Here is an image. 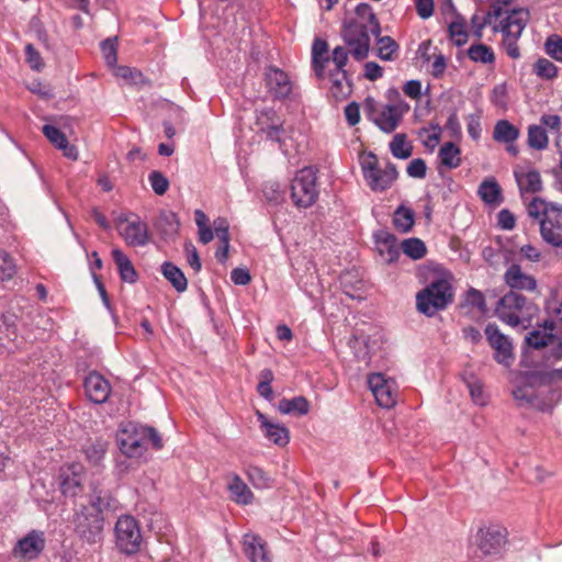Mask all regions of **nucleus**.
<instances>
[{"mask_svg":"<svg viewBox=\"0 0 562 562\" xmlns=\"http://www.w3.org/2000/svg\"><path fill=\"white\" fill-rule=\"evenodd\" d=\"M101 52L103 55V58L105 60V64L110 67H113L117 61V43L116 37L114 38H106L101 42Z\"/></svg>","mask_w":562,"mask_h":562,"instance_id":"nucleus-51","label":"nucleus"},{"mask_svg":"<svg viewBox=\"0 0 562 562\" xmlns=\"http://www.w3.org/2000/svg\"><path fill=\"white\" fill-rule=\"evenodd\" d=\"M485 335L490 346L495 351V361L509 368L514 361L513 344L509 337L502 334L496 324H487Z\"/></svg>","mask_w":562,"mask_h":562,"instance_id":"nucleus-15","label":"nucleus"},{"mask_svg":"<svg viewBox=\"0 0 562 562\" xmlns=\"http://www.w3.org/2000/svg\"><path fill=\"white\" fill-rule=\"evenodd\" d=\"M376 38L378 57L382 60H394L398 52V44L391 36H381Z\"/></svg>","mask_w":562,"mask_h":562,"instance_id":"nucleus-41","label":"nucleus"},{"mask_svg":"<svg viewBox=\"0 0 562 562\" xmlns=\"http://www.w3.org/2000/svg\"><path fill=\"white\" fill-rule=\"evenodd\" d=\"M184 251L187 254V260L189 266L195 271L199 272L202 268L200 257L196 248L191 243H187L184 245Z\"/></svg>","mask_w":562,"mask_h":562,"instance_id":"nucleus-63","label":"nucleus"},{"mask_svg":"<svg viewBox=\"0 0 562 562\" xmlns=\"http://www.w3.org/2000/svg\"><path fill=\"white\" fill-rule=\"evenodd\" d=\"M512 394L519 406L540 412L551 411L561 396L559 390L547 389L536 371L525 373Z\"/></svg>","mask_w":562,"mask_h":562,"instance_id":"nucleus-4","label":"nucleus"},{"mask_svg":"<svg viewBox=\"0 0 562 562\" xmlns=\"http://www.w3.org/2000/svg\"><path fill=\"white\" fill-rule=\"evenodd\" d=\"M467 385L473 402L479 405H485L486 401L482 383L476 379H472L470 381H467Z\"/></svg>","mask_w":562,"mask_h":562,"instance_id":"nucleus-59","label":"nucleus"},{"mask_svg":"<svg viewBox=\"0 0 562 562\" xmlns=\"http://www.w3.org/2000/svg\"><path fill=\"white\" fill-rule=\"evenodd\" d=\"M114 542L116 549L125 554H136L142 547L143 536L138 521L130 515L120 516L114 527Z\"/></svg>","mask_w":562,"mask_h":562,"instance_id":"nucleus-10","label":"nucleus"},{"mask_svg":"<svg viewBox=\"0 0 562 562\" xmlns=\"http://www.w3.org/2000/svg\"><path fill=\"white\" fill-rule=\"evenodd\" d=\"M265 83L273 100H284L293 89V83L282 69L268 66L265 70Z\"/></svg>","mask_w":562,"mask_h":562,"instance_id":"nucleus-17","label":"nucleus"},{"mask_svg":"<svg viewBox=\"0 0 562 562\" xmlns=\"http://www.w3.org/2000/svg\"><path fill=\"white\" fill-rule=\"evenodd\" d=\"M291 200L299 209L311 207L318 199L317 170L304 167L296 171L290 184Z\"/></svg>","mask_w":562,"mask_h":562,"instance_id":"nucleus-9","label":"nucleus"},{"mask_svg":"<svg viewBox=\"0 0 562 562\" xmlns=\"http://www.w3.org/2000/svg\"><path fill=\"white\" fill-rule=\"evenodd\" d=\"M257 133L263 135L268 140L282 145L284 135L283 121L272 108L256 110Z\"/></svg>","mask_w":562,"mask_h":562,"instance_id":"nucleus-14","label":"nucleus"},{"mask_svg":"<svg viewBox=\"0 0 562 562\" xmlns=\"http://www.w3.org/2000/svg\"><path fill=\"white\" fill-rule=\"evenodd\" d=\"M247 476L256 488H268L271 486V480L267 473L259 467L250 465L247 469Z\"/></svg>","mask_w":562,"mask_h":562,"instance_id":"nucleus-49","label":"nucleus"},{"mask_svg":"<svg viewBox=\"0 0 562 562\" xmlns=\"http://www.w3.org/2000/svg\"><path fill=\"white\" fill-rule=\"evenodd\" d=\"M468 56L471 60L482 64H492L495 60L492 48L485 44H473L468 49Z\"/></svg>","mask_w":562,"mask_h":562,"instance_id":"nucleus-44","label":"nucleus"},{"mask_svg":"<svg viewBox=\"0 0 562 562\" xmlns=\"http://www.w3.org/2000/svg\"><path fill=\"white\" fill-rule=\"evenodd\" d=\"M278 409L285 415L304 416L310 412V403L304 396L292 398H282L279 402Z\"/></svg>","mask_w":562,"mask_h":562,"instance_id":"nucleus-34","label":"nucleus"},{"mask_svg":"<svg viewBox=\"0 0 562 562\" xmlns=\"http://www.w3.org/2000/svg\"><path fill=\"white\" fill-rule=\"evenodd\" d=\"M42 132L45 137L58 149L63 150L65 157L77 160L78 159V150L75 145H71L66 135L56 126L45 124L42 127Z\"/></svg>","mask_w":562,"mask_h":562,"instance_id":"nucleus-26","label":"nucleus"},{"mask_svg":"<svg viewBox=\"0 0 562 562\" xmlns=\"http://www.w3.org/2000/svg\"><path fill=\"white\" fill-rule=\"evenodd\" d=\"M415 214L409 207L398 206L393 215V225L401 233H408L414 225Z\"/></svg>","mask_w":562,"mask_h":562,"instance_id":"nucleus-40","label":"nucleus"},{"mask_svg":"<svg viewBox=\"0 0 562 562\" xmlns=\"http://www.w3.org/2000/svg\"><path fill=\"white\" fill-rule=\"evenodd\" d=\"M493 20H499V23L493 26V31L503 34V46L506 54L513 59H518L520 57L518 40L530 20L529 9L512 8V0H494L477 27L476 36L479 38L482 36V30L487 24H492Z\"/></svg>","mask_w":562,"mask_h":562,"instance_id":"nucleus-1","label":"nucleus"},{"mask_svg":"<svg viewBox=\"0 0 562 562\" xmlns=\"http://www.w3.org/2000/svg\"><path fill=\"white\" fill-rule=\"evenodd\" d=\"M328 44L325 40L316 37L312 46V66L318 79L325 78V68L330 61Z\"/></svg>","mask_w":562,"mask_h":562,"instance_id":"nucleus-28","label":"nucleus"},{"mask_svg":"<svg viewBox=\"0 0 562 562\" xmlns=\"http://www.w3.org/2000/svg\"><path fill=\"white\" fill-rule=\"evenodd\" d=\"M348 47L337 46L334 48L330 57V61L335 64V70L346 71L345 66L348 61L349 50Z\"/></svg>","mask_w":562,"mask_h":562,"instance_id":"nucleus-55","label":"nucleus"},{"mask_svg":"<svg viewBox=\"0 0 562 562\" xmlns=\"http://www.w3.org/2000/svg\"><path fill=\"white\" fill-rule=\"evenodd\" d=\"M395 95V101L376 109L375 102L371 98L366 99V112L371 120L383 133L390 134L394 132L403 120L404 114L409 111V105L405 102L397 90L389 91Z\"/></svg>","mask_w":562,"mask_h":562,"instance_id":"nucleus-7","label":"nucleus"},{"mask_svg":"<svg viewBox=\"0 0 562 562\" xmlns=\"http://www.w3.org/2000/svg\"><path fill=\"white\" fill-rule=\"evenodd\" d=\"M519 137V130L507 120L498 121L493 131V138L498 143L512 144Z\"/></svg>","mask_w":562,"mask_h":562,"instance_id":"nucleus-37","label":"nucleus"},{"mask_svg":"<svg viewBox=\"0 0 562 562\" xmlns=\"http://www.w3.org/2000/svg\"><path fill=\"white\" fill-rule=\"evenodd\" d=\"M506 284L512 289L510 291H536L537 280L525 272H522L519 265H512L504 274Z\"/></svg>","mask_w":562,"mask_h":562,"instance_id":"nucleus-25","label":"nucleus"},{"mask_svg":"<svg viewBox=\"0 0 562 562\" xmlns=\"http://www.w3.org/2000/svg\"><path fill=\"white\" fill-rule=\"evenodd\" d=\"M538 306L516 291H509L501 297L495 307L496 316L510 326L530 322L537 315Z\"/></svg>","mask_w":562,"mask_h":562,"instance_id":"nucleus-8","label":"nucleus"},{"mask_svg":"<svg viewBox=\"0 0 562 562\" xmlns=\"http://www.w3.org/2000/svg\"><path fill=\"white\" fill-rule=\"evenodd\" d=\"M454 299V291L450 281L445 277H436L417 292L416 308L419 313L431 317L437 312L446 310Z\"/></svg>","mask_w":562,"mask_h":562,"instance_id":"nucleus-6","label":"nucleus"},{"mask_svg":"<svg viewBox=\"0 0 562 562\" xmlns=\"http://www.w3.org/2000/svg\"><path fill=\"white\" fill-rule=\"evenodd\" d=\"M552 204L553 203H549L541 198L535 196L527 203V213L530 217L540 222V220L544 217L547 211H549V206Z\"/></svg>","mask_w":562,"mask_h":562,"instance_id":"nucleus-50","label":"nucleus"},{"mask_svg":"<svg viewBox=\"0 0 562 562\" xmlns=\"http://www.w3.org/2000/svg\"><path fill=\"white\" fill-rule=\"evenodd\" d=\"M164 277L178 292H184L188 288V280L182 270L172 262H164L161 266Z\"/></svg>","mask_w":562,"mask_h":562,"instance_id":"nucleus-35","label":"nucleus"},{"mask_svg":"<svg viewBox=\"0 0 562 562\" xmlns=\"http://www.w3.org/2000/svg\"><path fill=\"white\" fill-rule=\"evenodd\" d=\"M113 501L110 493L94 488L90 495L89 503L81 505L75 513V531L77 536L89 544L99 543L103 537L104 509L111 507Z\"/></svg>","mask_w":562,"mask_h":562,"instance_id":"nucleus-3","label":"nucleus"},{"mask_svg":"<svg viewBox=\"0 0 562 562\" xmlns=\"http://www.w3.org/2000/svg\"><path fill=\"white\" fill-rule=\"evenodd\" d=\"M546 50L549 56L558 61H562V38L558 35L548 37Z\"/></svg>","mask_w":562,"mask_h":562,"instance_id":"nucleus-56","label":"nucleus"},{"mask_svg":"<svg viewBox=\"0 0 562 562\" xmlns=\"http://www.w3.org/2000/svg\"><path fill=\"white\" fill-rule=\"evenodd\" d=\"M381 32V24L372 7L362 2L355 8L353 16L344 19L340 35L351 56L361 61L369 56L371 35L379 37Z\"/></svg>","mask_w":562,"mask_h":562,"instance_id":"nucleus-2","label":"nucleus"},{"mask_svg":"<svg viewBox=\"0 0 562 562\" xmlns=\"http://www.w3.org/2000/svg\"><path fill=\"white\" fill-rule=\"evenodd\" d=\"M449 36L456 46H462L468 42V33L463 19L458 15L457 20L451 22L448 27Z\"/></svg>","mask_w":562,"mask_h":562,"instance_id":"nucleus-47","label":"nucleus"},{"mask_svg":"<svg viewBox=\"0 0 562 562\" xmlns=\"http://www.w3.org/2000/svg\"><path fill=\"white\" fill-rule=\"evenodd\" d=\"M243 552L250 562H271L267 542L256 533H245Z\"/></svg>","mask_w":562,"mask_h":562,"instance_id":"nucleus-22","label":"nucleus"},{"mask_svg":"<svg viewBox=\"0 0 562 562\" xmlns=\"http://www.w3.org/2000/svg\"><path fill=\"white\" fill-rule=\"evenodd\" d=\"M445 130L452 138H460L462 135L461 124L456 111H452L445 124Z\"/></svg>","mask_w":562,"mask_h":562,"instance_id":"nucleus-61","label":"nucleus"},{"mask_svg":"<svg viewBox=\"0 0 562 562\" xmlns=\"http://www.w3.org/2000/svg\"><path fill=\"white\" fill-rule=\"evenodd\" d=\"M406 134H395L390 143V151L395 158L407 159L412 156L413 146L407 143Z\"/></svg>","mask_w":562,"mask_h":562,"instance_id":"nucleus-42","label":"nucleus"},{"mask_svg":"<svg viewBox=\"0 0 562 562\" xmlns=\"http://www.w3.org/2000/svg\"><path fill=\"white\" fill-rule=\"evenodd\" d=\"M553 337L554 336L552 334V330L546 328V326L543 325V330L535 329L530 331L526 336L525 342L529 347H532L533 349H541L543 347H547L549 342L552 341Z\"/></svg>","mask_w":562,"mask_h":562,"instance_id":"nucleus-43","label":"nucleus"},{"mask_svg":"<svg viewBox=\"0 0 562 562\" xmlns=\"http://www.w3.org/2000/svg\"><path fill=\"white\" fill-rule=\"evenodd\" d=\"M541 238L552 247L562 250V205L553 203L540 220Z\"/></svg>","mask_w":562,"mask_h":562,"instance_id":"nucleus-12","label":"nucleus"},{"mask_svg":"<svg viewBox=\"0 0 562 562\" xmlns=\"http://www.w3.org/2000/svg\"><path fill=\"white\" fill-rule=\"evenodd\" d=\"M16 272L13 258L4 250H0V280H10Z\"/></svg>","mask_w":562,"mask_h":562,"instance_id":"nucleus-52","label":"nucleus"},{"mask_svg":"<svg viewBox=\"0 0 562 562\" xmlns=\"http://www.w3.org/2000/svg\"><path fill=\"white\" fill-rule=\"evenodd\" d=\"M527 144L530 148L536 150H543L549 145V137L546 128L542 125H529L527 134Z\"/></svg>","mask_w":562,"mask_h":562,"instance_id":"nucleus-39","label":"nucleus"},{"mask_svg":"<svg viewBox=\"0 0 562 562\" xmlns=\"http://www.w3.org/2000/svg\"><path fill=\"white\" fill-rule=\"evenodd\" d=\"M45 548V539L42 531L32 530L24 538L20 539L14 549L15 553L23 557L35 558Z\"/></svg>","mask_w":562,"mask_h":562,"instance_id":"nucleus-27","label":"nucleus"},{"mask_svg":"<svg viewBox=\"0 0 562 562\" xmlns=\"http://www.w3.org/2000/svg\"><path fill=\"white\" fill-rule=\"evenodd\" d=\"M507 542V530L497 525L480 528L477 547L484 555H496L502 552Z\"/></svg>","mask_w":562,"mask_h":562,"instance_id":"nucleus-16","label":"nucleus"},{"mask_svg":"<svg viewBox=\"0 0 562 562\" xmlns=\"http://www.w3.org/2000/svg\"><path fill=\"white\" fill-rule=\"evenodd\" d=\"M148 442L156 450L164 446L160 435L154 427L132 422L127 423L117 436L119 448L128 458L142 457L147 450Z\"/></svg>","mask_w":562,"mask_h":562,"instance_id":"nucleus-5","label":"nucleus"},{"mask_svg":"<svg viewBox=\"0 0 562 562\" xmlns=\"http://www.w3.org/2000/svg\"><path fill=\"white\" fill-rule=\"evenodd\" d=\"M497 224L502 229L510 231L516 225V218L509 210L504 209L497 214Z\"/></svg>","mask_w":562,"mask_h":562,"instance_id":"nucleus-64","label":"nucleus"},{"mask_svg":"<svg viewBox=\"0 0 562 562\" xmlns=\"http://www.w3.org/2000/svg\"><path fill=\"white\" fill-rule=\"evenodd\" d=\"M533 72L546 80H551L558 75V67L547 58H539L533 65Z\"/></svg>","mask_w":562,"mask_h":562,"instance_id":"nucleus-48","label":"nucleus"},{"mask_svg":"<svg viewBox=\"0 0 562 562\" xmlns=\"http://www.w3.org/2000/svg\"><path fill=\"white\" fill-rule=\"evenodd\" d=\"M477 194L488 205H498L503 202L502 189L494 178L483 180Z\"/></svg>","mask_w":562,"mask_h":562,"instance_id":"nucleus-33","label":"nucleus"},{"mask_svg":"<svg viewBox=\"0 0 562 562\" xmlns=\"http://www.w3.org/2000/svg\"><path fill=\"white\" fill-rule=\"evenodd\" d=\"M557 316H558V321L546 319L544 321V326H546V328H548L550 330L557 329L559 331V334L561 335L559 350H558V353H557L555 357L558 359H562V304L557 310Z\"/></svg>","mask_w":562,"mask_h":562,"instance_id":"nucleus-60","label":"nucleus"},{"mask_svg":"<svg viewBox=\"0 0 562 562\" xmlns=\"http://www.w3.org/2000/svg\"><path fill=\"white\" fill-rule=\"evenodd\" d=\"M112 258L117 267L121 280L127 283H135L138 274L130 258L119 248L112 249Z\"/></svg>","mask_w":562,"mask_h":562,"instance_id":"nucleus-31","label":"nucleus"},{"mask_svg":"<svg viewBox=\"0 0 562 562\" xmlns=\"http://www.w3.org/2000/svg\"><path fill=\"white\" fill-rule=\"evenodd\" d=\"M256 416L267 439L280 447H284L289 443L290 434L285 426L271 423L260 411L256 412Z\"/></svg>","mask_w":562,"mask_h":562,"instance_id":"nucleus-24","label":"nucleus"},{"mask_svg":"<svg viewBox=\"0 0 562 562\" xmlns=\"http://www.w3.org/2000/svg\"><path fill=\"white\" fill-rule=\"evenodd\" d=\"M330 92L335 99L346 98L350 92L347 71L331 70L328 74Z\"/></svg>","mask_w":562,"mask_h":562,"instance_id":"nucleus-36","label":"nucleus"},{"mask_svg":"<svg viewBox=\"0 0 562 562\" xmlns=\"http://www.w3.org/2000/svg\"><path fill=\"white\" fill-rule=\"evenodd\" d=\"M514 177L522 199H526L528 193L536 194L542 191V179L538 170L517 167L514 170Z\"/></svg>","mask_w":562,"mask_h":562,"instance_id":"nucleus-21","label":"nucleus"},{"mask_svg":"<svg viewBox=\"0 0 562 562\" xmlns=\"http://www.w3.org/2000/svg\"><path fill=\"white\" fill-rule=\"evenodd\" d=\"M148 181L157 195H164L169 189V180L158 170H154L149 173Z\"/></svg>","mask_w":562,"mask_h":562,"instance_id":"nucleus-53","label":"nucleus"},{"mask_svg":"<svg viewBox=\"0 0 562 562\" xmlns=\"http://www.w3.org/2000/svg\"><path fill=\"white\" fill-rule=\"evenodd\" d=\"M231 498L239 505H248L254 499V493L247 484L240 479L239 475L233 474L227 486Z\"/></svg>","mask_w":562,"mask_h":562,"instance_id":"nucleus-32","label":"nucleus"},{"mask_svg":"<svg viewBox=\"0 0 562 562\" xmlns=\"http://www.w3.org/2000/svg\"><path fill=\"white\" fill-rule=\"evenodd\" d=\"M109 448V442L102 438H90L82 446L87 461L92 465H100Z\"/></svg>","mask_w":562,"mask_h":562,"instance_id":"nucleus-30","label":"nucleus"},{"mask_svg":"<svg viewBox=\"0 0 562 562\" xmlns=\"http://www.w3.org/2000/svg\"><path fill=\"white\" fill-rule=\"evenodd\" d=\"M119 234L131 247H143L149 241L147 224L135 214L119 218Z\"/></svg>","mask_w":562,"mask_h":562,"instance_id":"nucleus-13","label":"nucleus"},{"mask_svg":"<svg viewBox=\"0 0 562 562\" xmlns=\"http://www.w3.org/2000/svg\"><path fill=\"white\" fill-rule=\"evenodd\" d=\"M154 226L165 240L175 238L179 233L180 222L176 213L161 212Z\"/></svg>","mask_w":562,"mask_h":562,"instance_id":"nucleus-29","label":"nucleus"},{"mask_svg":"<svg viewBox=\"0 0 562 562\" xmlns=\"http://www.w3.org/2000/svg\"><path fill=\"white\" fill-rule=\"evenodd\" d=\"M368 384L379 406L391 408L396 404L394 381L385 379L381 373H373L368 376Z\"/></svg>","mask_w":562,"mask_h":562,"instance_id":"nucleus-18","label":"nucleus"},{"mask_svg":"<svg viewBox=\"0 0 562 562\" xmlns=\"http://www.w3.org/2000/svg\"><path fill=\"white\" fill-rule=\"evenodd\" d=\"M214 235L220 241L229 240V224L226 218L217 217L213 222Z\"/></svg>","mask_w":562,"mask_h":562,"instance_id":"nucleus-62","label":"nucleus"},{"mask_svg":"<svg viewBox=\"0 0 562 562\" xmlns=\"http://www.w3.org/2000/svg\"><path fill=\"white\" fill-rule=\"evenodd\" d=\"M83 387L88 400L94 404L105 403L111 394L110 382L95 371L86 376Z\"/></svg>","mask_w":562,"mask_h":562,"instance_id":"nucleus-20","label":"nucleus"},{"mask_svg":"<svg viewBox=\"0 0 562 562\" xmlns=\"http://www.w3.org/2000/svg\"><path fill=\"white\" fill-rule=\"evenodd\" d=\"M85 470L80 463H71L60 469L59 485L63 495L66 497H76L82 490Z\"/></svg>","mask_w":562,"mask_h":562,"instance_id":"nucleus-19","label":"nucleus"},{"mask_svg":"<svg viewBox=\"0 0 562 562\" xmlns=\"http://www.w3.org/2000/svg\"><path fill=\"white\" fill-rule=\"evenodd\" d=\"M406 172L409 177L415 179H424L426 177L427 172V166L424 159L422 158H415L413 159L407 168Z\"/></svg>","mask_w":562,"mask_h":562,"instance_id":"nucleus-57","label":"nucleus"},{"mask_svg":"<svg viewBox=\"0 0 562 562\" xmlns=\"http://www.w3.org/2000/svg\"><path fill=\"white\" fill-rule=\"evenodd\" d=\"M460 148L452 142L443 144L438 153V157L440 159L441 165L448 167L449 169H454L460 166Z\"/></svg>","mask_w":562,"mask_h":562,"instance_id":"nucleus-38","label":"nucleus"},{"mask_svg":"<svg viewBox=\"0 0 562 562\" xmlns=\"http://www.w3.org/2000/svg\"><path fill=\"white\" fill-rule=\"evenodd\" d=\"M403 252L414 260L422 259L426 255V246L419 238H407L402 243Z\"/></svg>","mask_w":562,"mask_h":562,"instance_id":"nucleus-46","label":"nucleus"},{"mask_svg":"<svg viewBox=\"0 0 562 562\" xmlns=\"http://www.w3.org/2000/svg\"><path fill=\"white\" fill-rule=\"evenodd\" d=\"M370 159L362 165L363 177L372 191L383 192L397 179L396 166L387 162L385 168H381L373 154L370 155Z\"/></svg>","mask_w":562,"mask_h":562,"instance_id":"nucleus-11","label":"nucleus"},{"mask_svg":"<svg viewBox=\"0 0 562 562\" xmlns=\"http://www.w3.org/2000/svg\"><path fill=\"white\" fill-rule=\"evenodd\" d=\"M536 372L547 389H553V383L562 381V368Z\"/></svg>","mask_w":562,"mask_h":562,"instance_id":"nucleus-58","label":"nucleus"},{"mask_svg":"<svg viewBox=\"0 0 562 562\" xmlns=\"http://www.w3.org/2000/svg\"><path fill=\"white\" fill-rule=\"evenodd\" d=\"M375 247L385 263H393L400 257L397 238L387 231H378L374 234Z\"/></svg>","mask_w":562,"mask_h":562,"instance_id":"nucleus-23","label":"nucleus"},{"mask_svg":"<svg viewBox=\"0 0 562 562\" xmlns=\"http://www.w3.org/2000/svg\"><path fill=\"white\" fill-rule=\"evenodd\" d=\"M25 60L35 71H41L44 68V63L41 54L35 49L33 44H26L25 46Z\"/></svg>","mask_w":562,"mask_h":562,"instance_id":"nucleus-54","label":"nucleus"},{"mask_svg":"<svg viewBox=\"0 0 562 562\" xmlns=\"http://www.w3.org/2000/svg\"><path fill=\"white\" fill-rule=\"evenodd\" d=\"M465 306L476 307L482 314H485L487 311L483 293L474 288H470L464 294L463 302L460 304V307L463 308Z\"/></svg>","mask_w":562,"mask_h":562,"instance_id":"nucleus-45","label":"nucleus"}]
</instances>
